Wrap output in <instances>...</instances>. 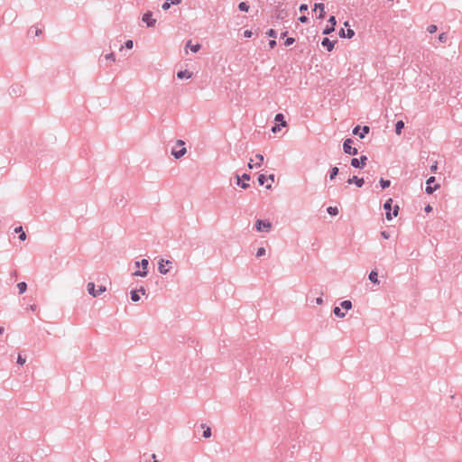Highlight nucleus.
Segmentation results:
<instances>
[{
    "label": "nucleus",
    "instance_id": "774afa93",
    "mask_svg": "<svg viewBox=\"0 0 462 462\" xmlns=\"http://www.w3.org/2000/svg\"><path fill=\"white\" fill-rule=\"evenodd\" d=\"M344 25H345V26H348V25H349L348 22H347V21H346V22H345Z\"/></svg>",
    "mask_w": 462,
    "mask_h": 462
},
{
    "label": "nucleus",
    "instance_id": "0e129e2a",
    "mask_svg": "<svg viewBox=\"0 0 462 462\" xmlns=\"http://www.w3.org/2000/svg\"><path fill=\"white\" fill-rule=\"evenodd\" d=\"M134 265H135V267H137V268L141 267L140 262H135V263H134Z\"/></svg>",
    "mask_w": 462,
    "mask_h": 462
},
{
    "label": "nucleus",
    "instance_id": "4be33fe9",
    "mask_svg": "<svg viewBox=\"0 0 462 462\" xmlns=\"http://www.w3.org/2000/svg\"><path fill=\"white\" fill-rule=\"evenodd\" d=\"M274 121L276 124H280L282 126L286 125V121L284 120V116L282 113H279L275 116Z\"/></svg>",
    "mask_w": 462,
    "mask_h": 462
},
{
    "label": "nucleus",
    "instance_id": "39448f33",
    "mask_svg": "<svg viewBox=\"0 0 462 462\" xmlns=\"http://www.w3.org/2000/svg\"><path fill=\"white\" fill-rule=\"evenodd\" d=\"M366 162H367V156L361 155L359 158L351 159L350 164L354 168L363 169L365 166Z\"/></svg>",
    "mask_w": 462,
    "mask_h": 462
},
{
    "label": "nucleus",
    "instance_id": "338daca9",
    "mask_svg": "<svg viewBox=\"0 0 462 462\" xmlns=\"http://www.w3.org/2000/svg\"><path fill=\"white\" fill-rule=\"evenodd\" d=\"M152 458L154 459V462H158V461L156 460V456H155L154 454L152 455Z\"/></svg>",
    "mask_w": 462,
    "mask_h": 462
},
{
    "label": "nucleus",
    "instance_id": "4468645a",
    "mask_svg": "<svg viewBox=\"0 0 462 462\" xmlns=\"http://www.w3.org/2000/svg\"><path fill=\"white\" fill-rule=\"evenodd\" d=\"M336 41H330L328 38L325 37L321 41V45L327 49L328 51H332L335 46Z\"/></svg>",
    "mask_w": 462,
    "mask_h": 462
},
{
    "label": "nucleus",
    "instance_id": "1a4fd4ad",
    "mask_svg": "<svg viewBox=\"0 0 462 462\" xmlns=\"http://www.w3.org/2000/svg\"><path fill=\"white\" fill-rule=\"evenodd\" d=\"M142 20L146 23L147 27H154L156 20L152 18V13L148 11L143 14Z\"/></svg>",
    "mask_w": 462,
    "mask_h": 462
},
{
    "label": "nucleus",
    "instance_id": "412c9836",
    "mask_svg": "<svg viewBox=\"0 0 462 462\" xmlns=\"http://www.w3.org/2000/svg\"><path fill=\"white\" fill-rule=\"evenodd\" d=\"M192 76V73L189 72V70L185 69V70H180L177 73V78L180 79H190Z\"/></svg>",
    "mask_w": 462,
    "mask_h": 462
},
{
    "label": "nucleus",
    "instance_id": "6e6552de",
    "mask_svg": "<svg viewBox=\"0 0 462 462\" xmlns=\"http://www.w3.org/2000/svg\"><path fill=\"white\" fill-rule=\"evenodd\" d=\"M436 180L435 177L434 176H431L430 177L427 181H426V188H425V192L427 194H432L436 189H438L439 188V184H436L434 186H432V183H434Z\"/></svg>",
    "mask_w": 462,
    "mask_h": 462
},
{
    "label": "nucleus",
    "instance_id": "a19ab883",
    "mask_svg": "<svg viewBox=\"0 0 462 462\" xmlns=\"http://www.w3.org/2000/svg\"><path fill=\"white\" fill-rule=\"evenodd\" d=\"M255 157L258 159L259 162L255 164L256 167H260L261 163L263 162V155L261 153H257Z\"/></svg>",
    "mask_w": 462,
    "mask_h": 462
},
{
    "label": "nucleus",
    "instance_id": "f03ea898",
    "mask_svg": "<svg viewBox=\"0 0 462 462\" xmlns=\"http://www.w3.org/2000/svg\"><path fill=\"white\" fill-rule=\"evenodd\" d=\"M254 227L258 232L268 233L272 228V223L267 219H257L255 221Z\"/></svg>",
    "mask_w": 462,
    "mask_h": 462
},
{
    "label": "nucleus",
    "instance_id": "c9c22d12",
    "mask_svg": "<svg viewBox=\"0 0 462 462\" xmlns=\"http://www.w3.org/2000/svg\"><path fill=\"white\" fill-rule=\"evenodd\" d=\"M203 437L205 439H208L211 437V429L209 427H206L203 431Z\"/></svg>",
    "mask_w": 462,
    "mask_h": 462
},
{
    "label": "nucleus",
    "instance_id": "5fc2aeb1",
    "mask_svg": "<svg viewBox=\"0 0 462 462\" xmlns=\"http://www.w3.org/2000/svg\"><path fill=\"white\" fill-rule=\"evenodd\" d=\"M29 310L32 311H35L37 310V306L35 304L30 305Z\"/></svg>",
    "mask_w": 462,
    "mask_h": 462
},
{
    "label": "nucleus",
    "instance_id": "2f4dec72",
    "mask_svg": "<svg viewBox=\"0 0 462 462\" xmlns=\"http://www.w3.org/2000/svg\"><path fill=\"white\" fill-rule=\"evenodd\" d=\"M327 212L330 215V216H337L338 214V209L337 207H328L327 208Z\"/></svg>",
    "mask_w": 462,
    "mask_h": 462
},
{
    "label": "nucleus",
    "instance_id": "423d86ee",
    "mask_svg": "<svg viewBox=\"0 0 462 462\" xmlns=\"http://www.w3.org/2000/svg\"><path fill=\"white\" fill-rule=\"evenodd\" d=\"M184 144H185V143L182 140L177 141V145L181 146V148L180 150L172 149L171 154L174 156L175 159L181 158L187 152V150L184 147Z\"/></svg>",
    "mask_w": 462,
    "mask_h": 462
},
{
    "label": "nucleus",
    "instance_id": "de8ad7c7",
    "mask_svg": "<svg viewBox=\"0 0 462 462\" xmlns=\"http://www.w3.org/2000/svg\"><path fill=\"white\" fill-rule=\"evenodd\" d=\"M299 21L302 23H305L309 21V18L306 15H301L299 17Z\"/></svg>",
    "mask_w": 462,
    "mask_h": 462
},
{
    "label": "nucleus",
    "instance_id": "cd10ccee",
    "mask_svg": "<svg viewBox=\"0 0 462 462\" xmlns=\"http://www.w3.org/2000/svg\"><path fill=\"white\" fill-rule=\"evenodd\" d=\"M17 288L19 291V294H23L27 290V283L25 282H21L17 283Z\"/></svg>",
    "mask_w": 462,
    "mask_h": 462
},
{
    "label": "nucleus",
    "instance_id": "680f3d73",
    "mask_svg": "<svg viewBox=\"0 0 462 462\" xmlns=\"http://www.w3.org/2000/svg\"><path fill=\"white\" fill-rule=\"evenodd\" d=\"M42 33V31L40 29H37L35 32V34L38 36Z\"/></svg>",
    "mask_w": 462,
    "mask_h": 462
},
{
    "label": "nucleus",
    "instance_id": "f704fd0d",
    "mask_svg": "<svg viewBox=\"0 0 462 462\" xmlns=\"http://www.w3.org/2000/svg\"><path fill=\"white\" fill-rule=\"evenodd\" d=\"M266 180H267V178L264 174H260L258 176L257 180H258L259 185L263 186L265 183Z\"/></svg>",
    "mask_w": 462,
    "mask_h": 462
},
{
    "label": "nucleus",
    "instance_id": "dca6fc26",
    "mask_svg": "<svg viewBox=\"0 0 462 462\" xmlns=\"http://www.w3.org/2000/svg\"><path fill=\"white\" fill-rule=\"evenodd\" d=\"M338 35L340 38L351 39L355 35V32L350 28H348L346 32H345V29L341 28L338 32Z\"/></svg>",
    "mask_w": 462,
    "mask_h": 462
},
{
    "label": "nucleus",
    "instance_id": "58836bf2",
    "mask_svg": "<svg viewBox=\"0 0 462 462\" xmlns=\"http://www.w3.org/2000/svg\"><path fill=\"white\" fill-rule=\"evenodd\" d=\"M25 362H26L25 357L22 356V355L19 354L17 356V364L20 365H23L25 364Z\"/></svg>",
    "mask_w": 462,
    "mask_h": 462
},
{
    "label": "nucleus",
    "instance_id": "6ab92c4d",
    "mask_svg": "<svg viewBox=\"0 0 462 462\" xmlns=\"http://www.w3.org/2000/svg\"><path fill=\"white\" fill-rule=\"evenodd\" d=\"M182 0H165V2L162 4V10L166 11L170 9L171 5H180Z\"/></svg>",
    "mask_w": 462,
    "mask_h": 462
},
{
    "label": "nucleus",
    "instance_id": "5701e85b",
    "mask_svg": "<svg viewBox=\"0 0 462 462\" xmlns=\"http://www.w3.org/2000/svg\"><path fill=\"white\" fill-rule=\"evenodd\" d=\"M14 232L17 233L19 235V239L21 241H24L26 239V234L25 232L23 230V227L22 226H18V227H15L14 228Z\"/></svg>",
    "mask_w": 462,
    "mask_h": 462
},
{
    "label": "nucleus",
    "instance_id": "a18cd8bd",
    "mask_svg": "<svg viewBox=\"0 0 462 462\" xmlns=\"http://www.w3.org/2000/svg\"><path fill=\"white\" fill-rule=\"evenodd\" d=\"M439 41L441 42H446L447 35L445 33H440L439 35Z\"/></svg>",
    "mask_w": 462,
    "mask_h": 462
},
{
    "label": "nucleus",
    "instance_id": "8fccbe9b",
    "mask_svg": "<svg viewBox=\"0 0 462 462\" xmlns=\"http://www.w3.org/2000/svg\"><path fill=\"white\" fill-rule=\"evenodd\" d=\"M275 46H276V41H275L274 39L271 40V41L269 42V47H270L271 49H273Z\"/></svg>",
    "mask_w": 462,
    "mask_h": 462
},
{
    "label": "nucleus",
    "instance_id": "c03bdc74",
    "mask_svg": "<svg viewBox=\"0 0 462 462\" xmlns=\"http://www.w3.org/2000/svg\"><path fill=\"white\" fill-rule=\"evenodd\" d=\"M281 125L280 124H275L273 127H272V132L273 133H277L281 130Z\"/></svg>",
    "mask_w": 462,
    "mask_h": 462
},
{
    "label": "nucleus",
    "instance_id": "ea45409f",
    "mask_svg": "<svg viewBox=\"0 0 462 462\" xmlns=\"http://www.w3.org/2000/svg\"><path fill=\"white\" fill-rule=\"evenodd\" d=\"M295 42V39L292 38V37H288L286 38L285 42H284V45L285 46H290L291 44H293Z\"/></svg>",
    "mask_w": 462,
    "mask_h": 462
},
{
    "label": "nucleus",
    "instance_id": "9d476101",
    "mask_svg": "<svg viewBox=\"0 0 462 462\" xmlns=\"http://www.w3.org/2000/svg\"><path fill=\"white\" fill-rule=\"evenodd\" d=\"M330 24L327 25L323 30V34L328 35L335 31V26L337 24V20L335 16H330L328 21Z\"/></svg>",
    "mask_w": 462,
    "mask_h": 462
},
{
    "label": "nucleus",
    "instance_id": "c85d7f7f",
    "mask_svg": "<svg viewBox=\"0 0 462 462\" xmlns=\"http://www.w3.org/2000/svg\"><path fill=\"white\" fill-rule=\"evenodd\" d=\"M340 306L341 308H343L344 310H349L352 309L353 305H352V302L351 300H343L341 303H340Z\"/></svg>",
    "mask_w": 462,
    "mask_h": 462
},
{
    "label": "nucleus",
    "instance_id": "72a5a7b5",
    "mask_svg": "<svg viewBox=\"0 0 462 462\" xmlns=\"http://www.w3.org/2000/svg\"><path fill=\"white\" fill-rule=\"evenodd\" d=\"M266 34L273 39H275L277 37V32L274 29H269Z\"/></svg>",
    "mask_w": 462,
    "mask_h": 462
},
{
    "label": "nucleus",
    "instance_id": "49530a36",
    "mask_svg": "<svg viewBox=\"0 0 462 462\" xmlns=\"http://www.w3.org/2000/svg\"><path fill=\"white\" fill-rule=\"evenodd\" d=\"M299 10H300V12H301V13H302V12H306V11L308 10V5H306V4H301V5H300Z\"/></svg>",
    "mask_w": 462,
    "mask_h": 462
},
{
    "label": "nucleus",
    "instance_id": "7ed1b4c3",
    "mask_svg": "<svg viewBox=\"0 0 462 462\" xmlns=\"http://www.w3.org/2000/svg\"><path fill=\"white\" fill-rule=\"evenodd\" d=\"M140 264H141L142 270H137V271L134 272L133 275L136 276V277H146L148 274V270H147L148 265H149L148 259H142L140 261Z\"/></svg>",
    "mask_w": 462,
    "mask_h": 462
},
{
    "label": "nucleus",
    "instance_id": "69168bd1",
    "mask_svg": "<svg viewBox=\"0 0 462 462\" xmlns=\"http://www.w3.org/2000/svg\"><path fill=\"white\" fill-rule=\"evenodd\" d=\"M265 188H266L267 189H270L272 188V185H271V184L266 185V187H265Z\"/></svg>",
    "mask_w": 462,
    "mask_h": 462
},
{
    "label": "nucleus",
    "instance_id": "a878e982",
    "mask_svg": "<svg viewBox=\"0 0 462 462\" xmlns=\"http://www.w3.org/2000/svg\"><path fill=\"white\" fill-rule=\"evenodd\" d=\"M403 127H404L403 121H402V120L397 121L395 124V133L397 134H401Z\"/></svg>",
    "mask_w": 462,
    "mask_h": 462
},
{
    "label": "nucleus",
    "instance_id": "b1692460",
    "mask_svg": "<svg viewBox=\"0 0 462 462\" xmlns=\"http://www.w3.org/2000/svg\"><path fill=\"white\" fill-rule=\"evenodd\" d=\"M338 172H339V170L337 167H332L328 173L329 180H334L336 179L337 175L338 174Z\"/></svg>",
    "mask_w": 462,
    "mask_h": 462
},
{
    "label": "nucleus",
    "instance_id": "37998d69",
    "mask_svg": "<svg viewBox=\"0 0 462 462\" xmlns=\"http://www.w3.org/2000/svg\"><path fill=\"white\" fill-rule=\"evenodd\" d=\"M134 46V42L132 40H127L125 42V47L126 49H132Z\"/></svg>",
    "mask_w": 462,
    "mask_h": 462
},
{
    "label": "nucleus",
    "instance_id": "4d7b16f0",
    "mask_svg": "<svg viewBox=\"0 0 462 462\" xmlns=\"http://www.w3.org/2000/svg\"><path fill=\"white\" fill-rule=\"evenodd\" d=\"M252 162H253V159H250V162H248V168L249 169H253V164H252Z\"/></svg>",
    "mask_w": 462,
    "mask_h": 462
},
{
    "label": "nucleus",
    "instance_id": "864d4df0",
    "mask_svg": "<svg viewBox=\"0 0 462 462\" xmlns=\"http://www.w3.org/2000/svg\"><path fill=\"white\" fill-rule=\"evenodd\" d=\"M424 209L426 212L429 213L432 211V207L430 205H427Z\"/></svg>",
    "mask_w": 462,
    "mask_h": 462
},
{
    "label": "nucleus",
    "instance_id": "3c124183",
    "mask_svg": "<svg viewBox=\"0 0 462 462\" xmlns=\"http://www.w3.org/2000/svg\"><path fill=\"white\" fill-rule=\"evenodd\" d=\"M438 168V162L435 161L433 164L430 166V171H435Z\"/></svg>",
    "mask_w": 462,
    "mask_h": 462
},
{
    "label": "nucleus",
    "instance_id": "052dcab7",
    "mask_svg": "<svg viewBox=\"0 0 462 462\" xmlns=\"http://www.w3.org/2000/svg\"><path fill=\"white\" fill-rule=\"evenodd\" d=\"M17 275V272L14 270L11 273L12 277H15Z\"/></svg>",
    "mask_w": 462,
    "mask_h": 462
},
{
    "label": "nucleus",
    "instance_id": "a211bd4d",
    "mask_svg": "<svg viewBox=\"0 0 462 462\" xmlns=\"http://www.w3.org/2000/svg\"><path fill=\"white\" fill-rule=\"evenodd\" d=\"M319 10V14L318 15V19H324L325 18V5L322 3L315 4L314 5V11Z\"/></svg>",
    "mask_w": 462,
    "mask_h": 462
},
{
    "label": "nucleus",
    "instance_id": "7c9ffc66",
    "mask_svg": "<svg viewBox=\"0 0 462 462\" xmlns=\"http://www.w3.org/2000/svg\"><path fill=\"white\" fill-rule=\"evenodd\" d=\"M380 185H381L382 189H384L390 187L391 181L389 180H384L383 178H381Z\"/></svg>",
    "mask_w": 462,
    "mask_h": 462
},
{
    "label": "nucleus",
    "instance_id": "4c0bfd02",
    "mask_svg": "<svg viewBox=\"0 0 462 462\" xmlns=\"http://www.w3.org/2000/svg\"><path fill=\"white\" fill-rule=\"evenodd\" d=\"M266 251L263 247H259L256 251V257H262L265 254Z\"/></svg>",
    "mask_w": 462,
    "mask_h": 462
},
{
    "label": "nucleus",
    "instance_id": "f257e3e1",
    "mask_svg": "<svg viewBox=\"0 0 462 462\" xmlns=\"http://www.w3.org/2000/svg\"><path fill=\"white\" fill-rule=\"evenodd\" d=\"M393 199H388L383 204V209L385 210V217L388 220H392L393 217H397L399 212V207L395 206L393 213H391Z\"/></svg>",
    "mask_w": 462,
    "mask_h": 462
},
{
    "label": "nucleus",
    "instance_id": "c756f323",
    "mask_svg": "<svg viewBox=\"0 0 462 462\" xmlns=\"http://www.w3.org/2000/svg\"><path fill=\"white\" fill-rule=\"evenodd\" d=\"M288 13L284 9L277 11L276 14V19L277 20H283L287 16Z\"/></svg>",
    "mask_w": 462,
    "mask_h": 462
},
{
    "label": "nucleus",
    "instance_id": "20e7f679",
    "mask_svg": "<svg viewBox=\"0 0 462 462\" xmlns=\"http://www.w3.org/2000/svg\"><path fill=\"white\" fill-rule=\"evenodd\" d=\"M353 140L347 138L343 143V151L346 154L356 155L358 153V150L356 147H352Z\"/></svg>",
    "mask_w": 462,
    "mask_h": 462
},
{
    "label": "nucleus",
    "instance_id": "aec40b11",
    "mask_svg": "<svg viewBox=\"0 0 462 462\" xmlns=\"http://www.w3.org/2000/svg\"><path fill=\"white\" fill-rule=\"evenodd\" d=\"M186 48H189L192 52H197L200 50L201 45L199 43L192 44L191 41H188Z\"/></svg>",
    "mask_w": 462,
    "mask_h": 462
},
{
    "label": "nucleus",
    "instance_id": "ddd939ff",
    "mask_svg": "<svg viewBox=\"0 0 462 462\" xmlns=\"http://www.w3.org/2000/svg\"><path fill=\"white\" fill-rule=\"evenodd\" d=\"M140 292L143 295H145L146 291H145V289L143 287H140V289L133 290L131 291V300H132V301L137 302L140 300V295H139Z\"/></svg>",
    "mask_w": 462,
    "mask_h": 462
},
{
    "label": "nucleus",
    "instance_id": "13d9d810",
    "mask_svg": "<svg viewBox=\"0 0 462 462\" xmlns=\"http://www.w3.org/2000/svg\"><path fill=\"white\" fill-rule=\"evenodd\" d=\"M268 179L271 180L272 181H274V174H270L268 176Z\"/></svg>",
    "mask_w": 462,
    "mask_h": 462
},
{
    "label": "nucleus",
    "instance_id": "6e6d98bb",
    "mask_svg": "<svg viewBox=\"0 0 462 462\" xmlns=\"http://www.w3.org/2000/svg\"><path fill=\"white\" fill-rule=\"evenodd\" d=\"M322 302H323V300H322V298H321V297H319V298H317V299H316V303H317V304H319H319H322Z\"/></svg>",
    "mask_w": 462,
    "mask_h": 462
},
{
    "label": "nucleus",
    "instance_id": "bb28decb",
    "mask_svg": "<svg viewBox=\"0 0 462 462\" xmlns=\"http://www.w3.org/2000/svg\"><path fill=\"white\" fill-rule=\"evenodd\" d=\"M333 313H334L335 316H337L338 318H341V319L346 317V312H343L341 310V309L339 307H337V306L334 307Z\"/></svg>",
    "mask_w": 462,
    "mask_h": 462
},
{
    "label": "nucleus",
    "instance_id": "f3484780",
    "mask_svg": "<svg viewBox=\"0 0 462 462\" xmlns=\"http://www.w3.org/2000/svg\"><path fill=\"white\" fill-rule=\"evenodd\" d=\"M163 263H165L166 264H171V261L170 260H166L164 261L163 259L159 263V267H158V271L161 274H167L169 273V269L165 267V265L163 264Z\"/></svg>",
    "mask_w": 462,
    "mask_h": 462
},
{
    "label": "nucleus",
    "instance_id": "2eb2a0df",
    "mask_svg": "<svg viewBox=\"0 0 462 462\" xmlns=\"http://www.w3.org/2000/svg\"><path fill=\"white\" fill-rule=\"evenodd\" d=\"M347 184H356L358 188H361L365 184V180L363 178H358L357 176H353L347 180Z\"/></svg>",
    "mask_w": 462,
    "mask_h": 462
},
{
    "label": "nucleus",
    "instance_id": "e2e57ef3",
    "mask_svg": "<svg viewBox=\"0 0 462 462\" xmlns=\"http://www.w3.org/2000/svg\"><path fill=\"white\" fill-rule=\"evenodd\" d=\"M5 332V328L4 327H0V335L4 334Z\"/></svg>",
    "mask_w": 462,
    "mask_h": 462
},
{
    "label": "nucleus",
    "instance_id": "9b49d317",
    "mask_svg": "<svg viewBox=\"0 0 462 462\" xmlns=\"http://www.w3.org/2000/svg\"><path fill=\"white\" fill-rule=\"evenodd\" d=\"M369 131L370 128L367 125H364L363 127L357 125L353 129V134L358 135L361 139H363L365 138V134L369 133Z\"/></svg>",
    "mask_w": 462,
    "mask_h": 462
},
{
    "label": "nucleus",
    "instance_id": "f8f14e48",
    "mask_svg": "<svg viewBox=\"0 0 462 462\" xmlns=\"http://www.w3.org/2000/svg\"><path fill=\"white\" fill-rule=\"evenodd\" d=\"M237 182L236 184L240 186L242 189H247L249 187V184L245 181H248L250 180V175L247 173H244L241 177L239 175H236Z\"/></svg>",
    "mask_w": 462,
    "mask_h": 462
},
{
    "label": "nucleus",
    "instance_id": "79ce46f5",
    "mask_svg": "<svg viewBox=\"0 0 462 462\" xmlns=\"http://www.w3.org/2000/svg\"><path fill=\"white\" fill-rule=\"evenodd\" d=\"M427 31L430 33H433V32H435L437 31V26L435 24H430V25L428 26Z\"/></svg>",
    "mask_w": 462,
    "mask_h": 462
},
{
    "label": "nucleus",
    "instance_id": "bf43d9fd",
    "mask_svg": "<svg viewBox=\"0 0 462 462\" xmlns=\"http://www.w3.org/2000/svg\"><path fill=\"white\" fill-rule=\"evenodd\" d=\"M287 33H288V32H287V31H285V32H282L281 37H282V38L286 37Z\"/></svg>",
    "mask_w": 462,
    "mask_h": 462
},
{
    "label": "nucleus",
    "instance_id": "393cba45",
    "mask_svg": "<svg viewBox=\"0 0 462 462\" xmlns=\"http://www.w3.org/2000/svg\"><path fill=\"white\" fill-rule=\"evenodd\" d=\"M368 279L373 282V283H379V281H378V273L376 271H372L370 272L369 275H368Z\"/></svg>",
    "mask_w": 462,
    "mask_h": 462
},
{
    "label": "nucleus",
    "instance_id": "473e14b6",
    "mask_svg": "<svg viewBox=\"0 0 462 462\" xmlns=\"http://www.w3.org/2000/svg\"><path fill=\"white\" fill-rule=\"evenodd\" d=\"M238 9L241 11V12H247L249 10V5H247V3L245 2H241L239 3L238 5Z\"/></svg>",
    "mask_w": 462,
    "mask_h": 462
},
{
    "label": "nucleus",
    "instance_id": "0eeeda50",
    "mask_svg": "<svg viewBox=\"0 0 462 462\" xmlns=\"http://www.w3.org/2000/svg\"><path fill=\"white\" fill-rule=\"evenodd\" d=\"M87 290H88V293L90 295H92L93 297H97V296H99L101 293H103L106 291V287L105 286H99L97 291H95V283L94 282H88V285H87Z\"/></svg>",
    "mask_w": 462,
    "mask_h": 462
},
{
    "label": "nucleus",
    "instance_id": "09e8293b",
    "mask_svg": "<svg viewBox=\"0 0 462 462\" xmlns=\"http://www.w3.org/2000/svg\"><path fill=\"white\" fill-rule=\"evenodd\" d=\"M252 35H253V32L250 30H245L244 32V37H245V38H250V37H252Z\"/></svg>",
    "mask_w": 462,
    "mask_h": 462
},
{
    "label": "nucleus",
    "instance_id": "603ef678",
    "mask_svg": "<svg viewBox=\"0 0 462 462\" xmlns=\"http://www.w3.org/2000/svg\"><path fill=\"white\" fill-rule=\"evenodd\" d=\"M382 236L385 239H388L389 238V234L386 232V231H383L381 233Z\"/></svg>",
    "mask_w": 462,
    "mask_h": 462
},
{
    "label": "nucleus",
    "instance_id": "e433bc0d",
    "mask_svg": "<svg viewBox=\"0 0 462 462\" xmlns=\"http://www.w3.org/2000/svg\"><path fill=\"white\" fill-rule=\"evenodd\" d=\"M105 59L107 60H110L111 62L116 61V55L114 52H110L105 56Z\"/></svg>",
    "mask_w": 462,
    "mask_h": 462
}]
</instances>
